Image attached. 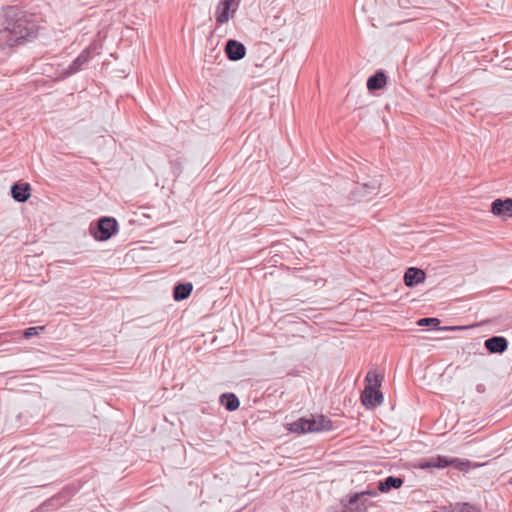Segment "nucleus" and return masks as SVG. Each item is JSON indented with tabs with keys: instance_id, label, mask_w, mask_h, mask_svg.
I'll list each match as a JSON object with an SVG mask.
<instances>
[{
	"instance_id": "obj_24",
	"label": "nucleus",
	"mask_w": 512,
	"mask_h": 512,
	"mask_svg": "<svg viewBox=\"0 0 512 512\" xmlns=\"http://www.w3.org/2000/svg\"><path fill=\"white\" fill-rule=\"evenodd\" d=\"M363 2L364 3H363L362 8H363L364 12L367 14L370 13V10H371L375 0H363Z\"/></svg>"
},
{
	"instance_id": "obj_4",
	"label": "nucleus",
	"mask_w": 512,
	"mask_h": 512,
	"mask_svg": "<svg viewBox=\"0 0 512 512\" xmlns=\"http://www.w3.org/2000/svg\"><path fill=\"white\" fill-rule=\"evenodd\" d=\"M118 229L117 221L112 217H102L95 227H91V233L98 241H107Z\"/></svg>"
},
{
	"instance_id": "obj_17",
	"label": "nucleus",
	"mask_w": 512,
	"mask_h": 512,
	"mask_svg": "<svg viewBox=\"0 0 512 512\" xmlns=\"http://www.w3.org/2000/svg\"><path fill=\"white\" fill-rule=\"evenodd\" d=\"M193 290V285L190 282L178 283L173 289V298L175 301H182L187 299Z\"/></svg>"
},
{
	"instance_id": "obj_5",
	"label": "nucleus",
	"mask_w": 512,
	"mask_h": 512,
	"mask_svg": "<svg viewBox=\"0 0 512 512\" xmlns=\"http://www.w3.org/2000/svg\"><path fill=\"white\" fill-rule=\"evenodd\" d=\"M380 182L373 179L367 183L357 184L354 190L351 192L352 199L355 201H362L370 199L372 196L379 192Z\"/></svg>"
},
{
	"instance_id": "obj_6",
	"label": "nucleus",
	"mask_w": 512,
	"mask_h": 512,
	"mask_svg": "<svg viewBox=\"0 0 512 512\" xmlns=\"http://www.w3.org/2000/svg\"><path fill=\"white\" fill-rule=\"evenodd\" d=\"M238 6L237 0H221L216 8V21L224 24L229 21L230 16L233 17Z\"/></svg>"
},
{
	"instance_id": "obj_7",
	"label": "nucleus",
	"mask_w": 512,
	"mask_h": 512,
	"mask_svg": "<svg viewBox=\"0 0 512 512\" xmlns=\"http://www.w3.org/2000/svg\"><path fill=\"white\" fill-rule=\"evenodd\" d=\"M368 500L362 499L361 494L354 493L347 502L342 500L341 512H367Z\"/></svg>"
},
{
	"instance_id": "obj_2",
	"label": "nucleus",
	"mask_w": 512,
	"mask_h": 512,
	"mask_svg": "<svg viewBox=\"0 0 512 512\" xmlns=\"http://www.w3.org/2000/svg\"><path fill=\"white\" fill-rule=\"evenodd\" d=\"M333 429L332 421L324 415L299 418L288 424V430L297 434L318 433Z\"/></svg>"
},
{
	"instance_id": "obj_3",
	"label": "nucleus",
	"mask_w": 512,
	"mask_h": 512,
	"mask_svg": "<svg viewBox=\"0 0 512 512\" xmlns=\"http://www.w3.org/2000/svg\"><path fill=\"white\" fill-rule=\"evenodd\" d=\"M365 380L369 384L365 386L361 394L362 403L367 408H375L383 403V394L379 390L381 381L373 372H368Z\"/></svg>"
},
{
	"instance_id": "obj_1",
	"label": "nucleus",
	"mask_w": 512,
	"mask_h": 512,
	"mask_svg": "<svg viewBox=\"0 0 512 512\" xmlns=\"http://www.w3.org/2000/svg\"><path fill=\"white\" fill-rule=\"evenodd\" d=\"M39 26L34 14L18 7L3 10L0 22V48H12L32 41L38 34Z\"/></svg>"
},
{
	"instance_id": "obj_10",
	"label": "nucleus",
	"mask_w": 512,
	"mask_h": 512,
	"mask_svg": "<svg viewBox=\"0 0 512 512\" xmlns=\"http://www.w3.org/2000/svg\"><path fill=\"white\" fill-rule=\"evenodd\" d=\"M484 346L491 354H502L508 348V340L503 336H492L485 340Z\"/></svg>"
},
{
	"instance_id": "obj_23",
	"label": "nucleus",
	"mask_w": 512,
	"mask_h": 512,
	"mask_svg": "<svg viewBox=\"0 0 512 512\" xmlns=\"http://www.w3.org/2000/svg\"><path fill=\"white\" fill-rule=\"evenodd\" d=\"M356 494H361V498L362 499H367L366 496L375 497V496H377L378 493H377L376 490L371 489V490H365V491L357 492Z\"/></svg>"
},
{
	"instance_id": "obj_19",
	"label": "nucleus",
	"mask_w": 512,
	"mask_h": 512,
	"mask_svg": "<svg viewBox=\"0 0 512 512\" xmlns=\"http://www.w3.org/2000/svg\"><path fill=\"white\" fill-rule=\"evenodd\" d=\"M447 509L448 512H482L478 506L467 502L450 504Z\"/></svg>"
},
{
	"instance_id": "obj_20",
	"label": "nucleus",
	"mask_w": 512,
	"mask_h": 512,
	"mask_svg": "<svg viewBox=\"0 0 512 512\" xmlns=\"http://www.w3.org/2000/svg\"><path fill=\"white\" fill-rule=\"evenodd\" d=\"M450 462L452 466L460 471H466L470 467V462L468 460H461L458 458H450Z\"/></svg>"
},
{
	"instance_id": "obj_21",
	"label": "nucleus",
	"mask_w": 512,
	"mask_h": 512,
	"mask_svg": "<svg viewBox=\"0 0 512 512\" xmlns=\"http://www.w3.org/2000/svg\"><path fill=\"white\" fill-rule=\"evenodd\" d=\"M440 323V321L437 319V318H421L417 324L419 326H428V325H431V324H434V325H438Z\"/></svg>"
},
{
	"instance_id": "obj_18",
	"label": "nucleus",
	"mask_w": 512,
	"mask_h": 512,
	"mask_svg": "<svg viewBox=\"0 0 512 512\" xmlns=\"http://www.w3.org/2000/svg\"><path fill=\"white\" fill-rule=\"evenodd\" d=\"M220 403L228 410L235 411L238 409L240 402L237 396L233 393H224L220 396Z\"/></svg>"
},
{
	"instance_id": "obj_14",
	"label": "nucleus",
	"mask_w": 512,
	"mask_h": 512,
	"mask_svg": "<svg viewBox=\"0 0 512 512\" xmlns=\"http://www.w3.org/2000/svg\"><path fill=\"white\" fill-rule=\"evenodd\" d=\"M450 458L446 456L437 455L434 457H431L423 462L420 463L421 469H431V468H438L442 469L447 466H450Z\"/></svg>"
},
{
	"instance_id": "obj_15",
	"label": "nucleus",
	"mask_w": 512,
	"mask_h": 512,
	"mask_svg": "<svg viewBox=\"0 0 512 512\" xmlns=\"http://www.w3.org/2000/svg\"><path fill=\"white\" fill-rule=\"evenodd\" d=\"M403 479L395 476H388L378 483V490L382 493L389 492L391 489H398L403 485Z\"/></svg>"
},
{
	"instance_id": "obj_12",
	"label": "nucleus",
	"mask_w": 512,
	"mask_h": 512,
	"mask_svg": "<svg viewBox=\"0 0 512 512\" xmlns=\"http://www.w3.org/2000/svg\"><path fill=\"white\" fill-rule=\"evenodd\" d=\"M425 280V272L419 268L410 267L404 274V283L407 287H414Z\"/></svg>"
},
{
	"instance_id": "obj_11",
	"label": "nucleus",
	"mask_w": 512,
	"mask_h": 512,
	"mask_svg": "<svg viewBox=\"0 0 512 512\" xmlns=\"http://www.w3.org/2000/svg\"><path fill=\"white\" fill-rule=\"evenodd\" d=\"M491 211L494 215L500 217L512 216V198L494 200L491 204Z\"/></svg>"
},
{
	"instance_id": "obj_13",
	"label": "nucleus",
	"mask_w": 512,
	"mask_h": 512,
	"mask_svg": "<svg viewBox=\"0 0 512 512\" xmlns=\"http://www.w3.org/2000/svg\"><path fill=\"white\" fill-rule=\"evenodd\" d=\"M30 190L28 183H15L11 187L12 198L20 203L26 202L30 198Z\"/></svg>"
},
{
	"instance_id": "obj_25",
	"label": "nucleus",
	"mask_w": 512,
	"mask_h": 512,
	"mask_svg": "<svg viewBox=\"0 0 512 512\" xmlns=\"http://www.w3.org/2000/svg\"><path fill=\"white\" fill-rule=\"evenodd\" d=\"M443 329H452V330H455V329H458V327H444Z\"/></svg>"
},
{
	"instance_id": "obj_8",
	"label": "nucleus",
	"mask_w": 512,
	"mask_h": 512,
	"mask_svg": "<svg viewBox=\"0 0 512 512\" xmlns=\"http://www.w3.org/2000/svg\"><path fill=\"white\" fill-rule=\"evenodd\" d=\"M225 53L229 60L239 61L245 57L246 48L241 42L234 39H230L226 43Z\"/></svg>"
},
{
	"instance_id": "obj_9",
	"label": "nucleus",
	"mask_w": 512,
	"mask_h": 512,
	"mask_svg": "<svg viewBox=\"0 0 512 512\" xmlns=\"http://www.w3.org/2000/svg\"><path fill=\"white\" fill-rule=\"evenodd\" d=\"M91 58L90 49H84L70 64V66L62 72V78H66L77 73L81 67L86 64Z\"/></svg>"
},
{
	"instance_id": "obj_22",
	"label": "nucleus",
	"mask_w": 512,
	"mask_h": 512,
	"mask_svg": "<svg viewBox=\"0 0 512 512\" xmlns=\"http://www.w3.org/2000/svg\"><path fill=\"white\" fill-rule=\"evenodd\" d=\"M44 327H30L27 328L24 332V336L26 338H31L32 336H35L38 334V330H43Z\"/></svg>"
},
{
	"instance_id": "obj_16",
	"label": "nucleus",
	"mask_w": 512,
	"mask_h": 512,
	"mask_svg": "<svg viewBox=\"0 0 512 512\" xmlns=\"http://www.w3.org/2000/svg\"><path fill=\"white\" fill-rule=\"evenodd\" d=\"M387 78L383 71H377L374 75L370 76L367 80V88L370 91H375L383 88L386 85Z\"/></svg>"
}]
</instances>
